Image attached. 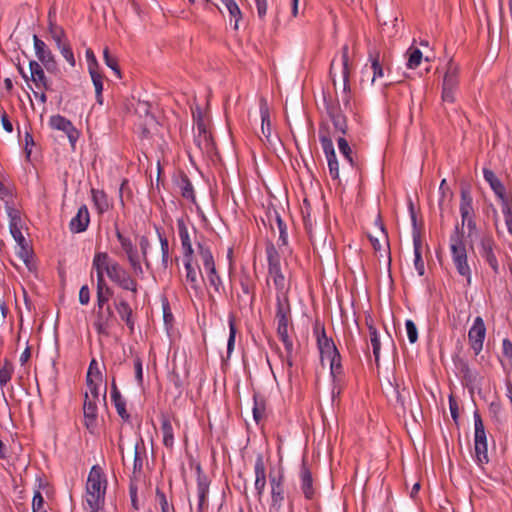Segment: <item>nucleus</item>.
I'll return each instance as SVG.
<instances>
[{
	"label": "nucleus",
	"mask_w": 512,
	"mask_h": 512,
	"mask_svg": "<svg viewBox=\"0 0 512 512\" xmlns=\"http://www.w3.org/2000/svg\"><path fill=\"white\" fill-rule=\"evenodd\" d=\"M184 265L186 270V282L191 285V288L196 289L198 284L197 272L192 267L191 258H186Z\"/></svg>",
	"instance_id": "obj_48"
},
{
	"label": "nucleus",
	"mask_w": 512,
	"mask_h": 512,
	"mask_svg": "<svg viewBox=\"0 0 512 512\" xmlns=\"http://www.w3.org/2000/svg\"><path fill=\"white\" fill-rule=\"evenodd\" d=\"M139 246L142 253V258L147 269L150 268V261L148 259V248L150 246L149 240L146 236H141L139 240Z\"/></svg>",
	"instance_id": "obj_58"
},
{
	"label": "nucleus",
	"mask_w": 512,
	"mask_h": 512,
	"mask_svg": "<svg viewBox=\"0 0 512 512\" xmlns=\"http://www.w3.org/2000/svg\"><path fill=\"white\" fill-rule=\"evenodd\" d=\"M501 211L504 216L508 233L512 236V202L502 205Z\"/></svg>",
	"instance_id": "obj_54"
},
{
	"label": "nucleus",
	"mask_w": 512,
	"mask_h": 512,
	"mask_svg": "<svg viewBox=\"0 0 512 512\" xmlns=\"http://www.w3.org/2000/svg\"><path fill=\"white\" fill-rule=\"evenodd\" d=\"M127 256V260L129 262V265L133 271V273L136 275V276H143L144 275V271H143V268H142V265H141V261H140V256L138 254V251H135L131 254H128L126 255Z\"/></svg>",
	"instance_id": "obj_43"
},
{
	"label": "nucleus",
	"mask_w": 512,
	"mask_h": 512,
	"mask_svg": "<svg viewBox=\"0 0 512 512\" xmlns=\"http://www.w3.org/2000/svg\"><path fill=\"white\" fill-rule=\"evenodd\" d=\"M112 295L113 290L111 288H105L102 292H96L97 307L104 308L105 304L109 301Z\"/></svg>",
	"instance_id": "obj_59"
},
{
	"label": "nucleus",
	"mask_w": 512,
	"mask_h": 512,
	"mask_svg": "<svg viewBox=\"0 0 512 512\" xmlns=\"http://www.w3.org/2000/svg\"><path fill=\"white\" fill-rule=\"evenodd\" d=\"M206 274H207V279H208L210 288H213L214 292L220 296L221 295L220 288L222 286V280H221L220 275H218V273L216 272V268L207 271Z\"/></svg>",
	"instance_id": "obj_47"
},
{
	"label": "nucleus",
	"mask_w": 512,
	"mask_h": 512,
	"mask_svg": "<svg viewBox=\"0 0 512 512\" xmlns=\"http://www.w3.org/2000/svg\"><path fill=\"white\" fill-rule=\"evenodd\" d=\"M407 67L409 69L417 68L423 58L422 52L418 48L410 47L407 52Z\"/></svg>",
	"instance_id": "obj_37"
},
{
	"label": "nucleus",
	"mask_w": 512,
	"mask_h": 512,
	"mask_svg": "<svg viewBox=\"0 0 512 512\" xmlns=\"http://www.w3.org/2000/svg\"><path fill=\"white\" fill-rule=\"evenodd\" d=\"M115 235L121 245L122 250L124 251V253L126 255L137 251V249L133 245L132 241L128 237L124 236L117 227H116Z\"/></svg>",
	"instance_id": "obj_45"
},
{
	"label": "nucleus",
	"mask_w": 512,
	"mask_h": 512,
	"mask_svg": "<svg viewBox=\"0 0 512 512\" xmlns=\"http://www.w3.org/2000/svg\"><path fill=\"white\" fill-rule=\"evenodd\" d=\"M34 49L37 58L44 65V67L50 71L56 67V61L51 50L45 44L44 41L39 39L36 35L33 36Z\"/></svg>",
	"instance_id": "obj_13"
},
{
	"label": "nucleus",
	"mask_w": 512,
	"mask_h": 512,
	"mask_svg": "<svg viewBox=\"0 0 512 512\" xmlns=\"http://www.w3.org/2000/svg\"><path fill=\"white\" fill-rule=\"evenodd\" d=\"M369 60L371 61V68L373 70L372 82H374L376 79L382 78L384 76V70L379 61V52L370 51Z\"/></svg>",
	"instance_id": "obj_36"
},
{
	"label": "nucleus",
	"mask_w": 512,
	"mask_h": 512,
	"mask_svg": "<svg viewBox=\"0 0 512 512\" xmlns=\"http://www.w3.org/2000/svg\"><path fill=\"white\" fill-rule=\"evenodd\" d=\"M269 480L271 485L272 507L280 509L285 499L284 476L282 474L276 476L270 473Z\"/></svg>",
	"instance_id": "obj_12"
},
{
	"label": "nucleus",
	"mask_w": 512,
	"mask_h": 512,
	"mask_svg": "<svg viewBox=\"0 0 512 512\" xmlns=\"http://www.w3.org/2000/svg\"><path fill=\"white\" fill-rule=\"evenodd\" d=\"M115 309L120 318L126 323L131 333L134 331V320L132 318V308L126 300L121 299L115 303Z\"/></svg>",
	"instance_id": "obj_24"
},
{
	"label": "nucleus",
	"mask_w": 512,
	"mask_h": 512,
	"mask_svg": "<svg viewBox=\"0 0 512 512\" xmlns=\"http://www.w3.org/2000/svg\"><path fill=\"white\" fill-rule=\"evenodd\" d=\"M14 372L13 363L5 358L2 363H0V386L4 387L11 380Z\"/></svg>",
	"instance_id": "obj_33"
},
{
	"label": "nucleus",
	"mask_w": 512,
	"mask_h": 512,
	"mask_svg": "<svg viewBox=\"0 0 512 512\" xmlns=\"http://www.w3.org/2000/svg\"><path fill=\"white\" fill-rule=\"evenodd\" d=\"M326 159L328 162L330 176L334 180L339 179V163L337 161L336 155H333V157H326Z\"/></svg>",
	"instance_id": "obj_60"
},
{
	"label": "nucleus",
	"mask_w": 512,
	"mask_h": 512,
	"mask_svg": "<svg viewBox=\"0 0 512 512\" xmlns=\"http://www.w3.org/2000/svg\"><path fill=\"white\" fill-rule=\"evenodd\" d=\"M199 255L201 257L205 271H209L215 268V262L211 251L201 244H198Z\"/></svg>",
	"instance_id": "obj_39"
},
{
	"label": "nucleus",
	"mask_w": 512,
	"mask_h": 512,
	"mask_svg": "<svg viewBox=\"0 0 512 512\" xmlns=\"http://www.w3.org/2000/svg\"><path fill=\"white\" fill-rule=\"evenodd\" d=\"M107 487L106 477L98 465H94L88 475L86 484V501L92 512H96L104 504Z\"/></svg>",
	"instance_id": "obj_3"
},
{
	"label": "nucleus",
	"mask_w": 512,
	"mask_h": 512,
	"mask_svg": "<svg viewBox=\"0 0 512 512\" xmlns=\"http://www.w3.org/2000/svg\"><path fill=\"white\" fill-rule=\"evenodd\" d=\"M485 337L486 326L483 318L478 316L475 318L473 325L468 332L470 346L475 355H478L482 351Z\"/></svg>",
	"instance_id": "obj_10"
},
{
	"label": "nucleus",
	"mask_w": 512,
	"mask_h": 512,
	"mask_svg": "<svg viewBox=\"0 0 512 512\" xmlns=\"http://www.w3.org/2000/svg\"><path fill=\"white\" fill-rule=\"evenodd\" d=\"M439 191L441 193V197L439 199V208L441 211H443L446 200H447L448 204L451 202L452 197H453V192L447 185V182L445 179H443L441 181Z\"/></svg>",
	"instance_id": "obj_44"
},
{
	"label": "nucleus",
	"mask_w": 512,
	"mask_h": 512,
	"mask_svg": "<svg viewBox=\"0 0 512 512\" xmlns=\"http://www.w3.org/2000/svg\"><path fill=\"white\" fill-rule=\"evenodd\" d=\"M275 222L277 228L279 230V241L282 245H287L288 243V235H287V227L284 221L281 219L280 215L275 211Z\"/></svg>",
	"instance_id": "obj_52"
},
{
	"label": "nucleus",
	"mask_w": 512,
	"mask_h": 512,
	"mask_svg": "<svg viewBox=\"0 0 512 512\" xmlns=\"http://www.w3.org/2000/svg\"><path fill=\"white\" fill-rule=\"evenodd\" d=\"M105 64L111 68L118 78H121V71L116 57L110 54L109 48L106 47L103 51Z\"/></svg>",
	"instance_id": "obj_50"
},
{
	"label": "nucleus",
	"mask_w": 512,
	"mask_h": 512,
	"mask_svg": "<svg viewBox=\"0 0 512 512\" xmlns=\"http://www.w3.org/2000/svg\"><path fill=\"white\" fill-rule=\"evenodd\" d=\"M319 140L326 157L336 155L332 139L327 134L320 132Z\"/></svg>",
	"instance_id": "obj_49"
},
{
	"label": "nucleus",
	"mask_w": 512,
	"mask_h": 512,
	"mask_svg": "<svg viewBox=\"0 0 512 512\" xmlns=\"http://www.w3.org/2000/svg\"><path fill=\"white\" fill-rule=\"evenodd\" d=\"M157 234L160 241L161 246V254H162V266L166 269L168 267L170 255H169V242L168 239L157 230Z\"/></svg>",
	"instance_id": "obj_46"
},
{
	"label": "nucleus",
	"mask_w": 512,
	"mask_h": 512,
	"mask_svg": "<svg viewBox=\"0 0 512 512\" xmlns=\"http://www.w3.org/2000/svg\"><path fill=\"white\" fill-rule=\"evenodd\" d=\"M99 259L108 278L123 290L132 292L134 295L138 292V283L130 273L116 260L112 259L107 252L95 253Z\"/></svg>",
	"instance_id": "obj_1"
},
{
	"label": "nucleus",
	"mask_w": 512,
	"mask_h": 512,
	"mask_svg": "<svg viewBox=\"0 0 512 512\" xmlns=\"http://www.w3.org/2000/svg\"><path fill=\"white\" fill-rule=\"evenodd\" d=\"M226 8L229 11L231 17L235 18L234 28L238 29V22L241 17V11L234 0H226Z\"/></svg>",
	"instance_id": "obj_55"
},
{
	"label": "nucleus",
	"mask_w": 512,
	"mask_h": 512,
	"mask_svg": "<svg viewBox=\"0 0 512 512\" xmlns=\"http://www.w3.org/2000/svg\"><path fill=\"white\" fill-rule=\"evenodd\" d=\"M277 334L282 341L285 350L293 352V342L288 335V326L291 322V307L286 293H277L276 312Z\"/></svg>",
	"instance_id": "obj_4"
},
{
	"label": "nucleus",
	"mask_w": 512,
	"mask_h": 512,
	"mask_svg": "<svg viewBox=\"0 0 512 512\" xmlns=\"http://www.w3.org/2000/svg\"><path fill=\"white\" fill-rule=\"evenodd\" d=\"M266 256L268 261V269L281 267V256L273 243L269 242L266 245Z\"/></svg>",
	"instance_id": "obj_34"
},
{
	"label": "nucleus",
	"mask_w": 512,
	"mask_h": 512,
	"mask_svg": "<svg viewBox=\"0 0 512 512\" xmlns=\"http://www.w3.org/2000/svg\"><path fill=\"white\" fill-rule=\"evenodd\" d=\"M144 441L140 439L134 446V461H133V476L137 478L143 469V462L145 457Z\"/></svg>",
	"instance_id": "obj_23"
},
{
	"label": "nucleus",
	"mask_w": 512,
	"mask_h": 512,
	"mask_svg": "<svg viewBox=\"0 0 512 512\" xmlns=\"http://www.w3.org/2000/svg\"><path fill=\"white\" fill-rule=\"evenodd\" d=\"M255 483L254 488L260 499L266 487V466L262 454H258L254 465Z\"/></svg>",
	"instance_id": "obj_15"
},
{
	"label": "nucleus",
	"mask_w": 512,
	"mask_h": 512,
	"mask_svg": "<svg viewBox=\"0 0 512 512\" xmlns=\"http://www.w3.org/2000/svg\"><path fill=\"white\" fill-rule=\"evenodd\" d=\"M176 186L183 198L195 203V194L192 183L184 172H181L176 179Z\"/></svg>",
	"instance_id": "obj_21"
},
{
	"label": "nucleus",
	"mask_w": 512,
	"mask_h": 512,
	"mask_svg": "<svg viewBox=\"0 0 512 512\" xmlns=\"http://www.w3.org/2000/svg\"><path fill=\"white\" fill-rule=\"evenodd\" d=\"M338 148L340 153L345 157V159L353 166V158H352V149L349 146L347 140L343 137H339L337 139Z\"/></svg>",
	"instance_id": "obj_51"
},
{
	"label": "nucleus",
	"mask_w": 512,
	"mask_h": 512,
	"mask_svg": "<svg viewBox=\"0 0 512 512\" xmlns=\"http://www.w3.org/2000/svg\"><path fill=\"white\" fill-rule=\"evenodd\" d=\"M89 379H96L99 382H101V380H102V373H101V371L98 367V363L95 359L91 360L89 367H88L86 380H89Z\"/></svg>",
	"instance_id": "obj_53"
},
{
	"label": "nucleus",
	"mask_w": 512,
	"mask_h": 512,
	"mask_svg": "<svg viewBox=\"0 0 512 512\" xmlns=\"http://www.w3.org/2000/svg\"><path fill=\"white\" fill-rule=\"evenodd\" d=\"M314 333L316 334L317 337V345L322 360L331 356L336 357L339 351L335 346L333 340L327 337L324 326H320L319 323L317 322L314 327Z\"/></svg>",
	"instance_id": "obj_11"
},
{
	"label": "nucleus",
	"mask_w": 512,
	"mask_h": 512,
	"mask_svg": "<svg viewBox=\"0 0 512 512\" xmlns=\"http://www.w3.org/2000/svg\"><path fill=\"white\" fill-rule=\"evenodd\" d=\"M348 45H344L341 49V59H340V70L343 79V93L344 96L342 98L343 105L345 109L351 110V87L349 82L350 77V65H349V55H348Z\"/></svg>",
	"instance_id": "obj_9"
},
{
	"label": "nucleus",
	"mask_w": 512,
	"mask_h": 512,
	"mask_svg": "<svg viewBox=\"0 0 512 512\" xmlns=\"http://www.w3.org/2000/svg\"><path fill=\"white\" fill-rule=\"evenodd\" d=\"M376 225L378 226V235L372 236L369 234V240L376 252L381 251L382 249L384 252H389L388 234L383 223L381 222L380 217L377 218Z\"/></svg>",
	"instance_id": "obj_19"
},
{
	"label": "nucleus",
	"mask_w": 512,
	"mask_h": 512,
	"mask_svg": "<svg viewBox=\"0 0 512 512\" xmlns=\"http://www.w3.org/2000/svg\"><path fill=\"white\" fill-rule=\"evenodd\" d=\"M90 223V214L86 205L80 206L77 214L71 219L69 228L73 233L84 232Z\"/></svg>",
	"instance_id": "obj_18"
},
{
	"label": "nucleus",
	"mask_w": 512,
	"mask_h": 512,
	"mask_svg": "<svg viewBox=\"0 0 512 512\" xmlns=\"http://www.w3.org/2000/svg\"><path fill=\"white\" fill-rule=\"evenodd\" d=\"M490 187L499 199L501 206L512 202V197L506 193V188L500 179L491 183Z\"/></svg>",
	"instance_id": "obj_32"
},
{
	"label": "nucleus",
	"mask_w": 512,
	"mask_h": 512,
	"mask_svg": "<svg viewBox=\"0 0 512 512\" xmlns=\"http://www.w3.org/2000/svg\"><path fill=\"white\" fill-rule=\"evenodd\" d=\"M261 120H262L261 133L268 143H272V141H271V122H270L269 112L267 110L261 109Z\"/></svg>",
	"instance_id": "obj_42"
},
{
	"label": "nucleus",
	"mask_w": 512,
	"mask_h": 512,
	"mask_svg": "<svg viewBox=\"0 0 512 512\" xmlns=\"http://www.w3.org/2000/svg\"><path fill=\"white\" fill-rule=\"evenodd\" d=\"M96 400H92L89 393H85V400L83 405L84 425L93 432L97 426V404Z\"/></svg>",
	"instance_id": "obj_14"
},
{
	"label": "nucleus",
	"mask_w": 512,
	"mask_h": 512,
	"mask_svg": "<svg viewBox=\"0 0 512 512\" xmlns=\"http://www.w3.org/2000/svg\"><path fill=\"white\" fill-rule=\"evenodd\" d=\"M116 410H117V413L118 415L123 419V420H128L130 415L129 413L127 412L126 410V402L124 400L123 397H120L118 399H115V400H112Z\"/></svg>",
	"instance_id": "obj_57"
},
{
	"label": "nucleus",
	"mask_w": 512,
	"mask_h": 512,
	"mask_svg": "<svg viewBox=\"0 0 512 512\" xmlns=\"http://www.w3.org/2000/svg\"><path fill=\"white\" fill-rule=\"evenodd\" d=\"M29 68H30L31 80L39 88L40 83L47 79V77L44 73V70H43L42 66L34 60L30 61Z\"/></svg>",
	"instance_id": "obj_35"
},
{
	"label": "nucleus",
	"mask_w": 512,
	"mask_h": 512,
	"mask_svg": "<svg viewBox=\"0 0 512 512\" xmlns=\"http://www.w3.org/2000/svg\"><path fill=\"white\" fill-rule=\"evenodd\" d=\"M301 489L307 499L314 496L313 479L310 470L303 466L301 469Z\"/></svg>",
	"instance_id": "obj_25"
},
{
	"label": "nucleus",
	"mask_w": 512,
	"mask_h": 512,
	"mask_svg": "<svg viewBox=\"0 0 512 512\" xmlns=\"http://www.w3.org/2000/svg\"><path fill=\"white\" fill-rule=\"evenodd\" d=\"M326 110L329 115V118L333 123L335 130L340 132L341 134H346L348 131V124L346 117L341 112L339 105L327 104Z\"/></svg>",
	"instance_id": "obj_17"
},
{
	"label": "nucleus",
	"mask_w": 512,
	"mask_h": 512,
	"mask_svg": "<svg viewBox=\"0 0 512 512\" xmlns=\"http://www.w3.org/2000/svg\"><path fill=\"white\" fill-rule=\"evenodd\" d=\"M156 498L159 501L161 512H170V507L165 493L159 488L156 489Z\"/></svg>",
	"instance_id": "obj_64"
},
{
	"label": "nucleus",
	"mask_w": 512,
	"mask_h": 512,
	"mask_svg": "<svg viewBox=\"0 0 512 512\" xmlns=\"http://www.w3.org/2000/svg\"><path fill=\"white\" fill-rule=\"evenodd\" d=\"M49 32L51 37L56 42L57 46L64 44L67 42L66 33L61 26H58L53 20L51 16V12L49 13Z\"/></svg>",
	"instance_id": "obj_29"
},
{
	"label": "nucleus",
	"mask_w": 512,
	"mask_h": 512,
	"mask_svg": "<svg viewBox=\"0 0 512 512\" xmlns=\"http://www.w3.org/2000/svg\"><path fill=\"white\" fill-rule=\"evenodd\" d=\"M449 248L452 262L458 274L466 280L467 286H470L472 282V270L468 263V254L463 239V232L460 230L459 225L455 226L454 231L450 235Z\"/></svg>",
	"instance_id": "obj_2"
},
{
	"label": "nucleus",
	"mask_w": 512,
	"mask_h": 512,
	"mask_svg": "<svg viewBox=\"0 0 512 512\" xmlns=\"http://www.w3.org/2000/svg\"><path fill=\"white\" fill-rule=\"evenodd\" d=\"M461 224L462 226L467 225L469 235L474 233L477 229L475 221V211L473 207V197L468 188L461 189L460 207Z\"/></svg>",
	"instance_id": "obj_7"
},
{
	"label": "nucleus",
	"mask_w": 512,
	"mask_h": 512,
	"mask_svg": "<svg viewBox=\"0 0 512 512\" xmlns=\"http://www.w3.org/2000/svg\"><path fill=\"white\" fill-rule=\"evenodd\" d=\"M326 359L330 361V370L333 376L340 374L342 372L340 353H338L336 357L331 356Z\"/></svg>",
	"instance_id": "obj_62"
},
{
	"label": "nucleus",
	"mask_w": 512,
	"mask_h": 512,
	"mask_svg": "<svg viewBox=\"0 0 512 512\" xmlns=\"http://www.w3.org/2000/svg\"><path fill=\"white\" fill-rule=\"evenodd\" d=\"M92 200L99 214H103L109 209L107 195L102 190L92 189Z\"/></svg>",
	"instance_id": "obj_28"
},
{
	"label": "nucleus",
	"mask_w": 512,
	"mask_h": 512,
	"mask_svg": "<svg viewBox=\"0 0 512 512\" xmlns=\"http://www.w3.org/2000/svg\"><path fill=\"white\" fill-rule=\"evenodd\" d=\"M479 254L485 263L492 269L494 274L500 273V264L497 258L499 246L490 234L483 235L478 244Z\"/></svg>",
	"instance_id": "obj_5"
},
{
	"label": "nucleus",
	"mask_w": 512,
	"mask_h": 512,
	"mask_svg": "<svg viewBox=\"0 0 512 512\" xmlns=\"http://www.w3.org/2000/svg\"><path fill=\"white\" fill-rule=\"evenodd\" d=\"M43 505H44V498L39 491H36L33 496V500H32L33 512H47L45 510L42 511Z\"/></svg>",
	"instance_id": "obj_63"
},
{
	"label": "nucleus",
	"mask_w": 512,
	"mask_h": 512,
	"mask_svg": "<svg viewBox=\"0 0 512 512\" xmlns=\"http://www.w3.org/2000/svg\"><path fill=\"white\" fill-rule=\"evenodd\" d=\"M268 273L270 277L273 279L274 285L276 289L279 291L278 293H285V276L281 271V267L268 269Z\"/></svg>",
	"instance_id": "obj_40"
},
{
	"label": "nucleus",
	"mask_w": 512,
	"mask_h": 512,
	"mask_svg": "<svg viewBox=\"0 0 512 512\" xmlns=\"http://www.w3.org/2000/svg\"><path fill=\"white\" fill-rule=\"evenodd\" d=\"M49 125L52 129L64 132L69 140L72 150H75L80 132L73 123L62 115H53L50 117Z\"/></svg>",
	"instance_id": "obj_8"
},
{
	"label": "nucleus",
	"mask_w": 512,
	"mask_h": 512,
	"mask_svg": "<svg viewBox=\"0 0 512 512\" xmlns=\"http://www.w3.org/2000/svg\"><path fill=\"white\" fill-rule=\"evenodd\" d=\"M474 443H487L485 427L478 411L474 412Z\"/></svg>",
	"instance_id": "obj_30"
},
{
	"label": "nucleus",
	"mask_w": 512,
	"mask_h": 512,
	"mask_svg": "<svg viewBox=\"0 0 512 512\" xmlns=\"http://www.w3.org/2000/svg\"><path fill=\"white\" fill-rule=\"evenodd\" d=\"M57 48L60 50V53L65 58V60L71 65L75 66V57L72 52V49L68 42L61 44L60 46H57Z\"/></svg>",
	"instance_id": "obj_56"
},
{
	"label": "nucleus",
	"mask_w": 512,
	"mask_h": 512,
	"mask_svg": "<svg viewBox=\"0 0 512 512\" xmlns=\"http://www.w3.org/2000/svg\"><path fill=\"white\" fill-rule=\"evenodd\" d=\"M475 459L479 465L489 462L487 443H474Z\"/></svg>",
	"instance_id": "obj_41"
},
{
	"label": "nucleus",
	"mask_w": 512,
	"mask_h": 512,
	"mask_svg": "<svg viewBox=\"0 0 512 512\" xmlns=\"http://www.w3.org/2000/svg\"><path fill=\"white\" fill-rule=\"evenodd\" d=\"M413 246H414V266L417 270L419 276H423L425 273V265L422 259L421 248L422 241L419 235H414L413 237Z\"/></svg>",
	"instance_id": "obj_26"
},
{
	"label": "nucleus",
	"mask_w": 512,
	"mask_h": 512,
	"mask_svg": "<svg viewBox=\"0 0 512 512\" xmlns=\"http://www.w3.org/2000/svg\"><path fill=\"white\" fill-rule=\"evenodd\" d=\"M93 269L96 270L97 274V292H102L105 288H110L104 278V269L100 265L99 259L94 255L93 262H92Z\"/></svg>",
	"instance_id": "obj_38"
},
{
	"label": "nucleus",
	"mask_w": 512,
	"mask_h": 512,
	"mask_svg": "<svg viewBox=\"0 0 512 512\" xmlns=\"http://www.w3.org/2000/svg\"><path fill=\"white\" fill-rule=\"evenodd\" d=\"M177 227H178V232H179V237H180V241H181L184 258L185 259L191 258L194 251L192 248V242H191L188 228L182 219L177 221Z\"/></svg>",
	"instance_id": "obj_20"
},
{
	"label": "nucleus",
	"mask_w": 512,
	"mask_h": 512,
	"mask_svg": "<svg viewBox=\"0 0 512 512\" xmlns=\"http://www.w3.org/2000/svg\"><path fill=\"white\" fill-rule=\"evenodd\" d=\"M161 432L165 447L172 448L174 444L173 428L171 421L166 416H163L161 420Z\"/></svg>",
	"instance_id": "obj_27"
},
{
	"label": "nucleus",
	"mask_w": 512,
	"mask_h": 512,
	"mask_svg": "<svg viewBox=\"0 0 512 512\" xmlns=\"http://www.w3.org/2000/svg\"><path fill=\"white\" fill-rule=\"evenodd\" d=\"M9 216H10L9 228H10L11 235L13 236L14 240L18 243V245L25 244L26 239L21 232L22 220H21V217H20L18 211H13V212L9 213Z\"/></svg>",
	"instance_id": "obj_22"
},
{
	"label": "nucleus",
	"mask_w": 512,
	"mask_h": 512,
	"mask_svg": "<svg viewBox=\"0 0 512 512\" xmlns=\"http://www.w3.org/2000/svg\"><path fill=\"white\" fill-rule=\"evenodd\" d=\"M96 93V101L98 104H103V75L99 69L89 71Z\"/></svg>",
	"instance_id": "obj_31"
},
{
	"label": "nucleus",
	"mask_w": 512,
	"mask_h": 512,
	"mask_svg": "<svg viewBox=\"0 0 512 512\" xmlns=\"http://www.w3.org/2000/svg\"><path fill=\"white\" fill-rule=\"evenodd\" d=\"M458 74V66L450 61L442 85V101L444 103L453 104L456 100V92L459 84Z\"/></svg>",
	"instance_id": "obj_6"
},
{
	"label": "nucleus",
	"mask_w": 512,
	"mask_h": 512,
	"mask_svg": "<svg viewBox=\"0 0 512 512\" xmlns=\"http://www.w3.org/2000/svg\"><path fill=\"white\" fill-rule=\"evenodd\" d=\"M405 326L410 343H415L418 339V331L415 323L412 320L408 319L405 322Z\"/></svg>",
	"instance_id": "obj_61"
},
{
	"label": "nucleus",
	"mask_w": 512,
	"mask_h": 512,
	"mask_svg": "<svg viewBox=\"0 0 512 512\" xmlns=\"http://www.w3.org/2000/svg\"><path fill=\"white\" fill-rule=\"evenodd\" d=\"M114 320V313L110 306L98 308L94 326L98 334L108 335V329Z\"/></svg>",
	"instance_id": "obj_16"
}]
</instances>
